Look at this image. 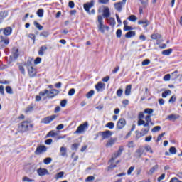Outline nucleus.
Returning <instances> with one entry per match:
<instances>
[{"mask_svg":"<svg viewBox=\"0 0 182 182\" xmlns=\"http://www.w3.org/2000/svg\"><path fill=\"white\" fill-rule=\"evenodd\" d=\"M123 146L119 147V150L117 151L116 152H114L112 156L111 159L109 161V167L108 169L110 170V168H114L116 167V164H119V163H120V161L118 160L114 163V161L116 160V159H117V157H120V156H122V153H123Z\"/></svg>","mask_w":182,"mask_h":182,"instance_id":"f257e3e1","label":"nucleus"},{"mask_svg":"<svg viewBox=\"0 0 182 182\" xmlns=\"http://www.w3.org/2000/svg\"><path fill=\"white\" fill-rule=\"evenodd\" d=\"M123 146L119 147V150L117 151L116 152H114L112 156L111 159L109 161V167L108 169L110 170V168H114L116 167V164H119V163H120V161L118 160L114 163V161L116 160V159H117V157H120V156H122V153H123Z\"/></svg>","mask_w":182,"mask_h":182,"instance_id":"f03ea898","label":"nucleus"},{"mask_svg":"<svg viewBox=\"0 0 182 182\" xmlns=\"http://www.w3.org/2000/svg\"><path fill=\"white\" fill-rule=\"evenodd\" d=\"M97 28L98 31L101 32V33H105V31H109V28L107 26H105L103 21V16L102 15H99L97 16Z\"/></svg>","mask_w":182,"mask_h":182,"instance_id":"7ed1b4c3","label":"nucleus"},{"mask_svg":"<svg viewBox=\"0 0 182 182\" xmlns=\"http://www.w3.org/2000/svg\"><path fill=\"white\" fill-rule=\"evenodd\" d=\"M87 129H89V123L87 122H85L77 127V129L75 132V134H85Z\"/></svg>","mask_w":182,"mask_h":182,"instance_id":"20e7f679","label":"nucleus"},{"mask_svg":"<svg viewBox=\"0 0 182 182\" xmlns=\"http://www.w3.org/2000/svg\"><path fill=\"white\" fill-rule=\"evenodd\" d=\"M25 66L28 69V75L30 76V77H35V76H36V69L33 68V65H32V63L28 61L25 64Z\"/></svg>","mask_w":182,"mask_h":182,"instance_id":"39448f33","label":"nucleus"},{"mask_svg":"<svg viewBox=\"0 0 182 182\" xmlns=\"http://www.w3.org/2000/svg\"><path fill=\"white\" fill-rule=\"evenodd\" d=\"M150 123H151V115H147L145 117V121L143 119H139L137 124L138 126L147 127L150 126Z\"/></svg>","mask_w":182,"mask_h":182,"instance_id":"423d86ee","label":"nucleus"},{"mask_svg":"<svg viewBox=\"0 0 182 182\" xmlns=\"http://www.w3.org/2000/svg\"><path fill=\"white\" fill-rule=\"evenodd\" d=\"M29 127H32V124H31L29 122H23L18 126V129L20 132H28V129H29Z\"/></svg>","mask_w":182,"mask_h":182,"instance_id":"0eeeda50","label":"nucleus"},{"mask_svg":"<svg viewBox=\"0 0 182 182\" xmlns=\"http://www.w3.org/2000/svg\"><path fill=\"white\" fill-rule=\"evenodd\" d=\"M100 133H101V136L104 140L106 139H109V137H112V136H113V132H112L110 130H107L105 132H102Z\"/></svg>","mask_w":182,"mask_h":182,"instance_id":"6e6552de","label":"nucleus"},{"mask_svg":"<svg viewBox=\"0 0 182 182\" xmlns=\"http://www.w3.org/2000/svg\"><path fill=\"white\" fill-rule=\"evenodd\" d=\"M95 89H96L97 92H103V90H105V89H106V84H105L102 82H99L95 85Z\"/></svg>","mask_w":182,"mask_h":182,"instance_id":"1a4fd4ad","label":"nucleus"},{"mask_svg":"<svg viewBox=\"0 0 182 182\" xmlns=\"http://www.w3.org/2000/svg\"><path fill=\"white\" fill-rule=\"evenodd\" d=\"M46 152V147L44 145H40L36 148L35 154L38 156V154H42V153Z\"/></svg>","mask_w":182,"mask_h":182,"instance_id":"9d476101","label":"nucleus"},{"mask_svg":"<svg viewBox=\"0 0 182 182\" xmlns=\"http://www.w3.org/2000/svg\"><path fill=\"white\" fill-rule=\"evenodd\" d=\"M37 173L40 177H43V176L49 175V171L46 168H39L37 170Z\"/></svg>","mask_w":182,"mask_h":182,"instance_id":"9b49d317","label":"nucleus"},{"mask_svg":"<svg viewBox=\"0 0 182 182\" xmlns=\"http://www.w3.org/2000/svg\"><path fill=\"white\" fill-rule=\"evenodd\" d=\"M95 5V1H90V3H87L84 4V9L87 12V14H90V9L91 8H93V6Z\"/></svg>","mask_w":182,"mask_h":182,"instance_id":"f8f14e48","label":"nucleus"},{"mask_svg":"<svg viewBox=\"0 0 182 182\" xmlns=\"http://www.w3.org/2000/svg\"><path fill=\"white\" fill-rule=\"evenodd\" d=\"M0 39V43L3 46H6L7 45H9V38H8L7 37L1 36Z\"/></svg>","mask_w":182,"mask_h":182,"instance_id":"ddd939ff","label":"nucleus"},{"mask_svg":"<svg viewBox=\"0 0 182 182\" xmlns=\"http://www.w3.org/2000/svg\"><path fill=\"white\" fill-rule=\"evenodd\" d=\"M59 95V90L56 89L50 90L48 91V97L52 99V97H55V96H58Z\"/></svg>","mask_w":182,"mask_h":182,"instance_id":"4468645a","label":"nucleus"},{"mask_svg":"<svg viewBox=\"0 0 182 182\" xmlns=\"http://www.w3.org/2000/svg\"><path fill=\"white\" fill-rule=\"evenodd\" d=\"M126 126V119H120L117 124V127L121 130V129H123Z\"/></svg>","mask_w":182,"mask_h":182,"instance_id":"2eb2a0df","label":"nucleus"},{"mask_svg":"<svg viewBox=\"0 0 182 182\" xmlns=\"http://www.w3.org/2000/svg\"><path fill=\"white\" fill-rule=\"evenodd\" d=\"M55 119H56V115H52V116L46 117L43 119V123H45V124H49V123H50L51 122H53Z\"/></svg>","mask_w":182,"mask_h":182,"instance_id":"dca6fc26","label":"nucleus"},{"mask_svg":"<svg viewBox=\"0 0 182 182\" xmlns=\"http://www.w3.org/2000/svg\"><path fill=\"white\" fill-rule=\"evenodd\" d=\"M114 6L118 12H122V9H123V6H124V3L118 2L114 4Z\"/></svg>","mask_w":182,"mask_h":182,"instance_id":"f3484780","label":"nucleus"},{"mask_svg":"<svg viewBox=\"0 0 182 182\" xmlns=\"http://www.w3.org/2000/svg\"><path fill=\"white\" fill-rule=\"evenodd\" d=\"M110 16V10L109 9V7L104 6L103 7V17L107 19Z\"/></svg>","mask_w":182,"mask_h":182,"instance_id":"a211bd4d","label":"nucleus"},{"mask_svg":"<svg viewBox=\"0 0 182 182\" xmlns=\"http://www.w3.org/2000/svg\"><path fill=\"white\" fill-rule=\"evenodd\" d=\"M60 156H62V157H66V156H68V148L65 146H61L60 148Z\"/></svg>","mask_w":182,"mask_h":182,"instance_id":"6ab92c4d","label":"nucleus"},{"mask_svg":"<svg viewBox=\"0 0 182 182\" xmlns=\"http://www.w3.org/2000/svg\"><path fill=\"white\" fill-rule=\"evenodd\" d=\"M117 141V139L116 138H111L109 139L106 144V147H112L113 145Z\"/></svg>","mask_w":182,"mask_h":182,"instance_id":"aec40b11","label":"nucleus"},{"mask_svg":"<svg viewBox=\"0 0 182 182\" xmlns=\"http://www.w3.org/2000/svg\"><path fill=\"white\" fill-rule=\"evenodd\" d=\"M48 50V47L46 46H43L40 48V50L38 51V55L40 56H43L45 55V53Z\"/></svg>","mask_w":182,"mask_h":182,"instance_id":"412c9836","label":"nucleus"},{"mask_svg":"<svg viewBox=\"0 0 182 182\" xmlns=\"http://www.w3.org/2000/svg\"><path fill=\"white\" fill-rule=\"evenodd\" d=\"M179 117H180V115L178 114H171L167 117V119L168 120H172L173 122H176V120H178Z\"/></svg>","mask_w":182,"mask_h":182,"instance_id":"4be33fe9","label":"nucleus"},{"mask_svg":"<svg viewBox=\"0 0 182 182\" xmlns=\"http://www.w3.org/2000/svg\"><path fill=\"white\" fill-rule=\"evenodd\" d=\"M159 170V165H155L149 171L148 174L149 176H153L154 174L155 171H157Z\"/></svg>","mask_w":182,"mask_h":182,"instance_id":"5701e85b","label":"nucleus"},{"mask_svg":"<svg viewBox=\"0 0 182 182\" xmlns=\"http://www.w3.org/2000/svg\"><path fill=\"white\" fill-rule=\"evenodd\" d=\"M48 90H44L43 91H41L39 93V95L41 96V98H43V100H45L46 97H48Z\"/></svg>","mask_w":182,"mask_h":182,"instance_id":"b1692460","label":"nucleus"},{"mask_svg":"<svg viewBox=\"0 0 182 182\" xmlns=\"http://www.w3.org/2000/svg\"><path fill=\"white\" fill-rule=\"evenodd\" d=\"M144 127L145 128L141 129V136H146V134L150 132V125Z\"/></svg>","mask_w":182,"mask_h":182,"instance_id":"393cba45","label":"nucleus"},{"mask_svg":"<svg viewBox=\"0 0 182 182\" xmlns=\"http://www.w3.org/2000/svg\"><path fill=\"white\" fill-rule=\"evenodd\" d=\"M107 23H109L112 28H114V26H116V20H114V18L110 17L107 18Z\"/></svg>","mask_w":182,"mask_h":182,"instance_id":"a878e982","label":"nucleus"},{"mask_svg":"<svg viewBox=\"0 0 182 182\" xmlns=\"http://www.w3.org/2000/svg\"><path fill=\"white\" fill-rule=\"evenodd\" d=\"M11 33H12V28H11V27H7L4 29V35H5V36H9Z\"/></svg>","mask_w":182,"mask_h":182,"instance_id":"bb28decb","label":"nucleus"},{"mask_svg":"<svg viewBox=\"0 0 182 182\" xmlns=\"http://www.w3.org/2000/svg\"><path fill=\"white\" fill-rule=\"evenodd\" d=\"M133 36H136V31H129L125 35V38H127L128 39L133 38Z\"/></svg>","mask_w":182,"mask_h":182,"instance_id":"cd10ccee","label":"nucleus"},{"mask_svg":"<svg viewBox=\"0 0 182 182\" xmlns=\"http://www.w3.org/2000/svg\"><path fill=\"white\" fill-rule=\"evenodd\" d=\"M130 93H132V86L129 85L126 87L125 95L126 96H129Z\"/></svg>","mask_w":182,"mask_h":182,"instance_id":"c85d7f7f","label":"nucleus"},{"mask_svg":"<svg viewBox=\"0 0 182 182\" xmlns=\"http://www.w3.org/2000/svg\"><path fill=\"white\" fill-rule=\"evenodd\" d=\"M171 52H173L172 49H168L162 51V55L164 56H168L169 55H171Z\"/></svg>","mask_w":182,"mask_h":182,"instance_id":"c756f323","label":"nucleus"},{"mask_svg":"<svg viewBox=\"0 0 182 182\" xmlns=\"http://www.w3.org/2000/svg\"><path fill=\"white\" fill-rule=\"evenodd\" d=\"M13 55H14V58H15V59H16V58L19 56L18 48H13Z\"/></svg>","mask_w":182,"mask_h":182,"instance_id":"7c9ffc66","label":"nucleus"},{"mask_svg":"<svg viewBox=\"0 0 182 182\" xmlns=\"http://www.w3.org/2000/svg\"><path fill=\"white\" fill-rule=\"evenodd\" d=\"M105 127H107L110 130H113V129H114V123L108 122V123L106 124Z\"/></svg>","mask_w":182,"mask_h":182,"instance_id":"2f4dec72","label":"nucleus"},{"mask_svg":"<svg viewBox=\"0 0 182 182\" xmlns=\"http://www.w3.org/2000/svg\"><path fill=\"white\" fill-rule=\"evenodd\" d=\"M63 176H65V172L61 171L55 175V180H59V178H62Z\"/></svg>","mask_w":182,"mask_h":182,"instance_id":"473e14b6","label":"nucleus"},{"mask_svg":"<svg viewBox=\"0 0 182 182\" xmlns=\"http://www.w3.org/2000/svg\"><path fill=\"white\" fill-rule=\"evenodd\" d=\"M170 95H171V90H168L162 93V97L166 98L168 96H170Z\"/></svg>","mask_w":182,"mask_h":182,"instance_id":"72a5a7b5","label":"nucleus"},{"mask_svg":"<svg viewBox=\"0 0 182 182\" xmlns=\"http://www.w3.org/2000/svg\"><path fill=\"white\" fill-rule=\"evenodd\" d=\"M128 20L130 21L131 22H136L137 21V17L134 15H131L128 18Z\"/></svg>","mask_w":182,"mask_h":182,"instance_id":"f704fd0d","label":"nucleus"},{"mask_svg":"<svg viewBox=\"0 0 182 182\" xmlns=\"http://www.w3.org/2000/svg\"><path fill=\"white\" fill-rule=\"evenodd\" d=\"M161 130V127L160 126H156L154 127L152 129L151 132L152 133H157V132H160Z\"/></svg>","mask_w":182,"mask_h":182,"instance_id":"c9c22d12","label":"nucleus"},{"mask_svg":"<svg viewBox=\"0 0 182 182\" xmlns=\"http://www.w3.org/2000/svg\"><path fill=\"white\" fill-rule=\"evenodd\" d=\"M47 136L48 137H55V136H58V133L52 130L47 134Z\"/></svg>","mask_w":182,"mask_h":182,"instance_id":"e433bc0d","label":"nucleus"},{"mask_svg":"<svg viewBox=\"0 0 182 182\" xmlns=\"http://www.w3.org/2000/svg\"><path fill=\"white\" fill-rule=\"evenodd\" d=\"M34 26L38 29V31H42L43 29V26H42L39 23L35 21L34 22Z\"/></svg>","mask_w":182,"mask_h":182,"instance_id":"4c0bfd02","label":"nucleus"},{"mask_svg":"<svg viewBox=\"0 0 182 182\" xmlns=\"http://www.w3.org/2000/svg\"><path fill=\"white\" fill-rule=\"evenodd\" d=\"M151 39L159 40L161 38V35L160 34H152L151 36Z\"/></svg>","mask_w":182,"mask_h":182,"instance_id":"58836bf2","label":"nucleus"},{"mask_svg":"<svg viewBox=\"0 0 182 182\" xmlns=\"http://www.w3.org/2000/svg\"><path fill=\"white\" fill-rule=\"evenodd\" d=\"M169 152L171 153V154H177V149H176V147L171 146L169 149Z\"/></svg>","mask_w":182,"mask_h":182,"instance_id":"ea45409f","label":"nucleus"},{"mask_svg":"<svg viewBox=\"0 0 182 182\" xmlns=\"http://www.w3.org/2000/svg\"><path fill=\"white\" fill-rule=\"evenodd\" d=\"M93 95H95V91L94 90H90L89 92L87 93L86 98L87 99H90V97H92V96H93Z\"/></svg>","mask_w":182,"mask_h":182,"instance_id":"a19ab883","label":"nucleus"},{"mask_svg":"<svg viewBox=\"0 0 182 182\" xmlns=\"http://www.w3.org/2000/svg\"><path fill=\"white\" fill-rule=\"evenodd\" d=\"M37 15L39 18H43V9H38L37 11Z\"/></svg>","mask_w":182,"mask_h":182,"instance_id":"79ce46f5","label":"nucleus"},{"mask_svg":"<svg viewBox=\"0 0 182 182\" xmlns=\"http://www.w3.org/2000/svg\"><path fill=\"white\" fill-rule=\"evenodd\" d=\"M148 65H150V60H149V59H145L141 63L142 66H147Z\"/></svg>","mask_w":182,"mask_h":182,"instance_id":"37998d69","label":"nucleus"},{"mask_svg":"<svg viewBox=\"0 0 182 182\" xmlns=\"http://www.w3.org/2000/svg\"><path fill=\"white\" fill-rule=\"evenodd\" d=\"M153 109H151V108H146L144 109V113H146V114H153Z\"/></svg>","mask_w":182,"mask_h":182,"instance_id":"c03bdc74","label":"nucleus"},{"mask_svg":"<svg viewBox=\"0 0 182 182\" xmlns=\"http://www.w3.org/2000/svg\"><path fill=\"white\" fill-rule=\"evenodd\" d=\"M145 150H146V151H148L149 153H151V154H153V149H151V146H150L149 145L146 146Z\"/></svg>","mask_w":182,"mask_h":182,"instance_id":"a18cd8bd","label":"nucleus"},{"mask_svg":"<svg viewBox=\"0 0 182 182\" xmlns=\"http://www.w3.org/2000/svg\"><path fill=\"white\" fill-rule=\"evenodd\" d=\"M43 162L46 164H50V163H52V158H50V157L46 158L44 159Z\"/></svg>","mask_w":182,"mask_h":182,"instance_id":"49530a36","label":"nucleus"},{"mask_svg":"<svg viewBox=\"0 0 182 182\" xmlns=\"http://www.w3.org/2000/svg\"><path fill=\"white\" fill-rule=\"evenodd\" d=\"M171 77V75L170 74H167V75H164V82H168V80H170Z\"/></svg>","mask_w":182,"mask_h":182,"instance_id":"de8ad7c7","label":"nucleus"},{"mask_svg":"<svg viewBox=\"0 0 182 182\" xmlns=\"http://www.w3.org/2000/svg\"><path fill=\"white\" fill-rule=\"evenodd\" d=\"M133 171H134V166L129 167V168L127 171L128 176H130L133 173Z\"/></svg>","mask_w":182,"mask_h":182,"instance_id":"09e8293b","label":"nucleus"},{"mask_svg":"<svg viewBox=\"0 0 182 182\" xmlns=\"http://www.w3.org/2000/svg\"><path fill=\"white\" fill-rule=\"evenodd\" d=\"M76 92V90L74 88H72L68 92V96H73L75 93Z\"/></svg>","mask_w":182,"mask_h":182,"instance_id":"8fccbe9b","label":"nucleus"},{"mask_svg":"<svg viewBox=\"0 0 182 182\" xmlns=\"http://www.w3.org/2000/svg\"><path fill=\"white\" fill-rule=\"evenodd\" d=\"M66 105H68V101L66 100H63L61 102H60V106L61 107H66Z\"/></svg>","mask_w":182,"mask_h":182,"instance_id":"3c124183","label":"nucleus"},{"mask_svg":"<svg viewBox=\"0 0 182 182\" xmlns=\"http://www.w3.org/2000/svg\"><path fill=\"white\" fill-rule=\"evenodd\" d=\"M6 93H9V95H12V93H13L12 88H11V87H9V86L6 87Z\"/></svg>","mask_w":182,"mask_h":182,"instance_id":"603ef678","label":"nucleus"},{"mask_svg":"<svg viewBox=\"0 0 182 182\" xmlns=\"http://www.w3.org/2000/svg\"><path fill=\"white\" fill-rule=\"evenodd\" d=\"M143 153L144 151L142 149H139L136 151V155L138 156V157H141V156H143Z\"/></svg>","mask_w":182,"mask_h":182,"instance_id":"864d4df0","label":"nucleus"},{"mask_svg":"<svg viewBox=\"0 0 182 182\" xmlns=\"http://www.w3.org/2000/svg\"><path fill=\"white\" fill-rule=\"evenodd\" d=\"M177 73H178V71L176 70L173 73H171L172 76H174V79H178L179 77V75H177Z\"/></svg>","mask_w":182,"mask_h":182,"instance_id":"5fc2aeb1","label":"nucleus"},{"mask_svg":"<svg viewBox=\"0 0 182 182\" xmlns=\"http://www.w3.org/2000/svg\"><path fill=\"white\" fill-rule=\"evenodd\" d=\"M40 36H43V38H48L49 36V33L47 31H43L40 34Z\"/></svg>","mask_w":182,"mask_h":182,"instance_id":"6e6d98bb","label":"nucleus"},{"mask_svg":"<svg viewBox=\"0 0 182 182\" xmlns=\"http://www.w3.org/2000/svg\"><path fill=\"white\" fill-rule=\"evenodd\" d=\"M22 180H23V181H25V182H33V179H31L27 176L23 177Z\"/></svg>","mask_w":182,"mask_h":182,"instance_id":"4d7b16f0","label":"nucleus"},{"mask_svg":"<svg viewBox=\"0 0 182 182\" xmlns=\"http://www.w3.org/2000/svg\"><path fill=\"white\" fill-rule=\"evenodd\" d=\"M122 95H123V90L119 89L117 91V96H118V97H121Z\"/></svg>","mask_w":182,"mask_h":182,"instance_id":"13d9d810","label":"nucleus"},{"mask_svg":"<svg viewBox=\"0 0 182 182\" xmlns=\"http://www.w3.org/2000/svg\"><path fill=\"white\" fill-rule=\"evenodd\" d=\"M117 38H121L122 37V30L118 29L116 32Z\"/></svg>","mask_w":182,"mask_h":182,"instance_id":"bf43d9fd","label":"nucleus"},{"mask_svg":"<svg viewBox=\"0 0 182 182\" xmlns=\"http://www.w3.org/2000/svg\"><path fill=\"white\" fill-rule=\"evenodd\" d=\"M18 69L21 72L22 75H25V68L22 65H19Z\"/></svg>","mask_w":182,"mask_h":182,"instance_id":"052dcab7","label":"nucleus"},{"mask_svg":"<svg viewBox=\"0 0 182 182\" xmlns=\"http://www.w3.org/2000/svg\"><path fill=\"white\" fill-rule=\"evenodd\" d=\"M42 59L39 57H38L35 60H34V63L35 65H39V63H41Z\"/></svg>","mask_w":182,"mask_h":182,"instance_id":"680f3d73","label":"nucleus"},{"mask_svg":"<svg viewBox=\"0 0 182 182\" xmlns=\"http://www.w3.org/2000/svg\"><path fill=\"white\" fill-rule=\"evenodd\" d=\"M176 95L172 96L170 99H169V102L170 103H174V102H176Z\"/></svg>","mask_w":182,"mask_h":182,"instance_id":"e2e57ef3","label":"nucleus"},{"mask_svg":"<svg viewBox=\"0 0 182 182\" xmlns=\"http://www.w3.org/2000/svg\"><path fill=\"white\" fill-rule=\"evenodd\" d=\"M166 178V174L163 173L161 176L158 178V181L160 182L161 180H164Z\"/></svg>","mask_w":182,"mask_h":182,"instance_id":"0e129e2a","label":"nucleus"},{"mask_svg":"<svg viewBox=\"0 0 182 182\" xmlns=\"http://www.w3.org/2000/svg\"><path fill=\"white\" fill-rule=\"evenodd\" d=\"M169 182H182L181 181L178 180L176 177L171 178Z\"/></svg>","mask_w":182,"mask_h":182,"instance_id":"69168bd1","label":"nucleus"},{"mask_svg":"<svg viewBox=\"0 0 182 182\" xmlns=\"http://www.w3.org/2000/svg\"><path fill=\"white\" fill-rule=\"evenodd\" d=\"M95 180V177L94 176H88L86 179L87 182H91Z\"/></svg>","mask_w":182,"mask_h":182,"instance_id":"338daca9","label":"nucleus"},{"mask_svg":"<svg viewBox=\"0 0 182 182\" xmlns=\"http://www.w3.org/2000/svg\"><path fill=\"white\" fill-rule=\"evenodd\" d=\"M124 31H133V28L129 26H126L124 27Z\"/></svg>","mask_w":182,"mask_h":182,"instance_id":"774afa93","label":"nucleus"}]
</instances>
